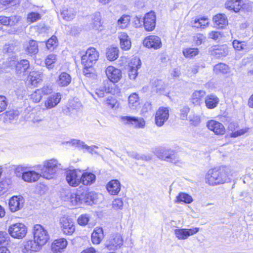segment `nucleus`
Returning a JSON list of instances; mask_svg holds the SVG:
<instances>
[{"mask_svg": "<svg viewBox=\"0 0 253 253\" xmlns=\"http://www.w3.org/2000/svg\"><path fill=\"white\" fill-rule=\"evenodd\" d=\"M187 120L189 121L191 125L195 126H198L201 122L200 116L196 115L195 113L190 114Z\"/></svg>", "mask_w": 253, "mask_h": 253, "instance_id": "nucleus-55", "label": "nucleus"}, {"mask_svg": "<svg viewBox=\"0 0 253 253\" xmlns=\"http://www.w3.org/2000/svg\"><path fill=\"white\" fill-rule=\"evenodd\" d=\"M199 231L198 227H193L192 228H177L174 230V233L175 237L178 240H186L189 237L192 236Z\"/></svg>", "mask_w": 253, "mask_h": 253, "instance_id": "nucleus-10", "label": "nucleus"}, {"mask_svg": "<svg viewBox=\"0 0 253 253\" xmlns=\"http://www.w3.org/2000/svg\"><path fill=\"white\" fill-rule=\"evenodd\" d=\"M249 129V128L248 127H245V128H242V129L238 130L235 132H232L231 134V137H238L239 136L243 135V134H245L246 133H247Z\"/></svg>", "mask_w": 253, "mask_h": 253, "instance_id": "nucleus-62", "label": "nucleus"}, {"mask_svg": "<svg viewBox=\"0 0 253 253\" xmlns=\"http://www.w3.org/2000/svg\"><path fill=\"white\" fill-rule=\"evenodd\" d=\"M209 24V19L207 18L203 17L200 18H196L194 22L192 23V26L194 27L197 28H205Z\"/></svg>", "mask_w": 253, "mask_h": 253, "instance_id": "nucleus-44", "label": "nucleus"}, {"mask_svg": "<svg viewBox=\"0 0 253 253\" xmlns=\"http://www.w3.org/2000/svg\"><path fill=\"white\" fill-rule=\"evenodd\" d=\"M8 233L11 237L14 239H22L26 236L27 228L22 223H15L8 227Z\"/></svg>", "mask_w": 253, "mask_h": 253, "instance_id": "nucleus-4", "label": "nucleus"}, {"mask_svg": "<svg viewBox=\"0 0 253 253\" xmlns=\"http://www.w3.org/2000/svg\"><path fill=\"white\" fill-rule=\"evenodd\" d=\"M29 62L23 59L17 62L16 64V72L18 74H24L29 67Z\"/></svg>", "mask_w": 253, "mask_h": 253, "instance_id": "nucleus-37", "label": "nucleus"}, {"mask_svg": "<svg viewBox=\"0 0 253 253\" xmlns=\"http://www.w3.org/2000/svg\"><path fill=\"white\" fill-rule=\"evenodd\" d=\"M153 90L157 93H161L165 89L164 83L161 80H156L152 82Z\"/></svg>", "mask_w": 253, "mask_h": 253, "instance_id": "nucleus-49", "label": "nucleus"}, {"mask_svg": "<svg viewBox=\"0 0 253 253\" xmlns=\"http://www.w3.org/2000/svg\"><path fill=\"white\" fill-rule=\"evenodd\" d=\"M82 178L81 183L84 185H90L94 183L96 180V176L91 172H81Z\"/></svg>", "mask_w": 253, "mask_h": 253, "instance_id": "nucleus-30", "label": "nucleus"}, {"mask_svg": "<svg viewBox=\"0 0 253 253\" xmlns=\"http://www.w3.org/2000/svg\"><path fill=\"white\" fill-rule=\"evenodd\" d=\"M104 237L103 230L100 227H96L91 236V240L93 244L98 245Z\"/></svg>", "mask_w": 253, "mask_h": 253, "instance_id": "nucleus-28", "label": "nucleus"}, {"mask_svg": "<svg viewBox=\"0 0 253 253\" xmlns=\"http://www.w3.org/2000/svg\"><path fill=\"white\" fill-rule=\"evenodd\" d=\"M113 209L115 210H122L124 206V202L121 198L114 199L112 203Z\"/></svg>", "mask_w": 253, "mask_h": 253, "instance_id": "nucleus-57", "label": "nucleus"}, {"mask_svg": "<svg viewBox=\"0 0 253 253\" xmlns=\"http://www.w3.org/2000/svg\"><path fill=\"white\" fill-rule=\"evenodd\" d=\"M10 237L4 231H0V245H7L10 242Z\"/></svg>", "mask_w": 253, "mask_h": 253, "instance_id": "nucleus-58", "label": "nucleus"}, {"mask_svg": "<svg viewBox=\"0 0 253 253\" xmlns=\"http://www.w3.org/2000/svg\"><path fill=\"white\" fill-rule=\"evenodd\" d=\"M211 53L216 58H221L228 54V48L226 45H215L212 47Z\"/></svg>", "mask_w": 253, "mask_h": 253, "instance_id": "nucleus-21", "label": "nucleus"}, {"mask_svg": "<svg viewBox=\"0 0 253 253\" xmlns=\"http://www.w3.org/2000/svg\"><path fill=\"white\" fill-rule=\"evenodd\" d=\"M230 169L225 167L215 168L209 169L205 176L207 183L215 186L228 182L230 180Z\"/></svg>", "mask_w": 253, "mask_h": 253, "instance_id": "nucleus-1", "label": "nucleus"}, {"mask_svg": "<svg viewBox=\"0 0 253 253\" xmlns=\"http://www.w3.org/2000/svg\"><path fill=\"white\" fill-rule=\"evenodd\" d=\"M176 199L178 202H183L187 204H190L193 201L192 197L184 193H180L176 197Z\"/></svg>", "mask_w": 253, "mask_h": 253, "instance_id": "nucleus-48", "label": "nucleus"}, {"mask_svg": "<svg viewBox=\"0 0 253 253\" xmlns=\"http://www.w3.org/2000/svg\"><path fill=\"white\" fill-rule=\"evenodd\" d=\"M61 165L55 159H51L43 162L41 168L42 177L50 179L56 174L58 170L61 169Z\"/></svg>", "mask_w": 253, "mask_h": 253, "instance_id": "nucleus-3", "label": "nucleus"}, {"mask_svg": "<svg viewBox=\"0 0 253 253\" xmlns=\"http://www.w3.org/2000/svg\"><path fill=\"white\" fill-rule=\"evenodd\" d=\"M67 183L72 187H77L81 183V171L78 169L68 170L65 172Z\"/></svg>", "mask_w": 253, "mask_h": 253, "instance_id": "nucleus-7", "label": "nucleus"}, {"mask_svg": "<svg viewBox=\"0 0 253 253\" xmlns=\"http://www.w3.org/2000/svg\"><path fill=\"white\" fill-rule=\"evenodd\" d=\"M80 195H84V197L83 198V201H81L82 204L85 203L89 205L91 202H94V198L95 196V194L94 193L92 192H84L81 193Z\"/></svg>", "mask_w": 253, "mask_h": 253, "instance_id": "nucleus-45", "label": "nucleus"}, {"mask_svg": "<svg viewBox=\"0 0 253 253\" xmlns=\"http://www.w3.org/2000/svg\"><path fill=\"white\" fill-rule=\"evenodd\" d=\"M57 60V56L54 54H50L47 56L45 59V64L48 69H52L54 67V64Z\"/></svg>", "mask_w": 253, "mask_h": 253, "instance_id": "nucleus-47", "label": "nucleus"}, {"mask_svg": "<svg viewBox=\"0 0 253 253\" xmlns=\"http://www.w3.org/2000/svg\"><path fill=\"white\" fill-rule=\"evenodd\" d=\"M108 79L112 83H118L122 78V72L113 66H109L105 69Z\"/></svg>", "mask_w": 253, "mask_h": 253, "instance_id": "nucleus-13", "label": "nucleus"}, {"mask_svg": "<svg viewBox=\"0 0 253 253\" xmlns=\"http://www.w3.org/2000/svg\"><path fill=\"white\" fill-rule=\"evenodd\" d=\"M197 48H185L182 50L184 56L187 58H192L199 54Z\"/></svg>", "mask_w": 253, "mask_h": 253, "instance_id": "nucleus-43", "label": "nucleus"}, {"mask_svg": "<svg viewBox=\"0 0 253 253\" xmlns=\"http://www.w3.org/2000/svg\"><path fill=\"white\" fill-rule=\"evenodd\" d=\"M41 17L42 16L40 13L32 12L27 15V21L30 23H34L41 19Z\"/></svg>", "mask_w": 253, "mask_h": 253, "instance_id": "nucleus-53", "label": "nucleus"}, {"mask_svg": "<svg viewBox=\"0 0 253 253\" xmlns=\"http://www.w3.org/2000/svg\"><path fill=\"white\" fill-rule=\"evenodd\" d=\"M130 17L128 15H122L117 21V25L120 29L126 28L129 24Z\"/></svg>", "mask_w": 253, "mask_h": 253, "instance_id": "nucleus-40", "label": "nucleus"}, {"mask_svg": "<svg viewBox=\"0 0 253 253\" xmlns=\"http://www.w3.org/2000/svg\"><path fill=\"white\" fill-rule=\"evenodd\" d=\"M67 196L69 198V201L72 206H78L81 204V201H83V198L84 197V195H80V193H68Z\"/></svg>", "mask_w": 253, "mask_h": 253, "instance_id": "nucleus-36", "label": "nucleus"}, {"mask_svg": "<svg viewBox=\"0 0 253 253\" xmlns=\"http://www.w3.org/2000/svg\"><path fill=\"white\" fill-rule=\"evenodd\" d=\"M60 14L64 20L71 21L75 17L76 12L72 8L64 6L61 10Z\"/></svg>", "mask_w": 253, "mask_h": 253, "instance_id": "nucleus-29", "label": "nucleus"}, {"mask_svg": "<svg viewBox=\"0 0 253 253\" xmlns=\"http://www.w3.org/2000/svg\"><path fill=\"white\" fill-rule=\"evenodd\" d=\"M34 239L42 246L44 245L49 239L47 231L40 224L34 225L33 229Z\"/></svg>", "mask_w": 253, "mask_h": 253, "instance_id": "nucleus-5", "label": "nucleus"}, {"mask_svg": "<svg viewBox=\"0 0 253 253\" xmlns=\"http://www.w3.org/2000/svg\"><path fill=\"white\" fill-rule=\"evenodd\" d=\"M67 241L64 238L55 240L51 246L52 251L54 253H60L67 247Z\"/></svg>", "mask_w": 253, "mask_h": 253, "instance_id": "nucleus-24", "label": "nucleus"}, {"mask_svg": "<svg viewBox=\"0 0 253 253\" xmlns=\"http://www.w3.org/2000/svg\"><path fill=\"white\" fill-rule=\"evenodd\" d=\"M99 57V53L94 47H89L83 54L81 57V63L84 68V74L87 76L90 73L89 69L91 68L96 63Z\"/></svg>", "mask_w": 253, "mask_h": 253, "instance_id": "nucleus-2", "label": "nucleus"}, {"mask_svg": "<svg viewBox=\"0 0 253 253\" xmlns=\"http://www.w3.org/2000/svg\"><path fill=\"white\" fill-rule=\"evenodd\" d=\"M107 190L112 195H118L121 190V183L118 180L113 179L107 184Z\"/></svg>", "mask_w": 253, "mask_h": 253, "instance_id": "nucleus-27", "label": "nucleus"}, {"mask_svg": "<svg viewBox=\"0 0 253 253\" xmlns=\"http://www.w3.org/2000/svg\"><path fill=\"white\" fill-rule=\"evenodd\" d=\"M213 70L216 74H227L229 72V68L227 65L220 63L214 66Z\"/></svg>", "mask_w": 253, "mask_h": 253, "instance_id": "nucleus-46", "label": "nucleus"}, {"mask_svg": "<svg viewBox=\"0 0 253 253\" xmlns=\"http://www.w3.org/2000/svg\"><path fill=\"white\" fill-rule=\"evenodd\" d=\"M90 26L94 30H101L102 24L101 22V16L100 13H97L93 15Z\"/></svg>", "mask_w": 253, "mask_h": 253, "instance_id": "nucleus-42", "label": "nucleus"}, {"mask_svg": "<svg viewBox=\"0 0 253 253\" xmlns=\"http://www.w3.org/2000/svg\"><path fill=\"white\" fill-rule=\"evenodd\" d=\"M169 117V110L168 108L161 107L156 113L155 124L158 126H163Z\"/></svg>", "mask_w": 253, "mask_h": 253, "instance_id": "nucleus-12", "label": "nucleus"}, {"mask_svg": "<svg viewBox=\"0 0 253 253\" xmlns=\"http://www.w3.org/2000/svg\"><path fill=\"white\" fill-rule=\"evenodd\" d=\"M121 122L125 125L131 126L135 128H143L145 126V121L143 118L131 116H122Z\"/></svg>", "mask_w": 253, "mask_h": 253, "instance_id": "nucleus-8", "label": "nucleus"}, {"mask_svg": "<svg viewBox=\"0 0 253 253\" xmlns=\"http://www.w3.org/2000/svg\"><path fill=\"white\" fill-rule=\"evenodd\" d=\"M205 39V37L200 34H197L194 37V41L197 45H200Z\"/></svg>", "mask_w": 253, "mask_h": 253, "instance_id": "nucleus-63", "label": "nucleus"}, {"mask_svg": "<svg viewBox=\"0 0 253 253\" xmlns=\"http://www.w3.org/2000/svg\"><path fill=\"white\" fill-rule=\"evenodd\" d=\"M143 24L147 31H152L156 26V15L153 11H150L145 14L143 18Z\"/></svg>", "mask_w": 253, "mask_h": 253, "instance_id": "nucleus-15", "label": "nucleus"}, {"mask_svg": "<svg viewBox=\"0 0 253 253\" xmlns=\"http://www.w3.org/2000/svg\"><path fill=\"white\" fill-rule=\"evenodd\" d=\"M244 3L242 0H227L225 3V7L235 12H238L242 8Z\"/></svg>", "mask_w": 253, "mask_h": 253, "instance_id": "nucleus-25", "label": "nucleus"}, {"mask_svg": "<svg viewBox=\"0 0 253 253\" xmlns=\"http://www.w3.org/2000/svg\"><path fill=\"white\" fill-rule=\"evenodd\" d=\"M71 82V77L70 75L65 72L62 73L56 81L57 84L61 86H66L70 84Z\"/></svg>", "mask_w": 253, "mask_h": 253, "instance_id": "nucleus-34", "label": "nucleus"}, {"mask_svg": "<svg viewBox=\"0 0 253 253\" xmlns=\"http://www.w3.org/2000/svg\"><path fill=\"white\" fill-rule=\"evenodd\" d=\"M26 51L30 54H36L38 52L39 49L37 42L31 40L26 43L25 45Z\"/></svg>", "mask_w": 253, "mask_h": 253, "instance_id": "nucleus-38", "label": "nucleus"}, {"mask_svg": "<svg viewBox=\"0 0 253 253\" xmlns=\"http://www.w3.org/2000/svg\"><path fill=\"white\" fill-rule=\"evenodd\" d=\"M89 218V216L88 214H82L78 217V222L80 225L84 226L88 223Z\"/></svg>", "mask_w": 253, "mask_h": 253, "instance_id": "nucleus-60", "label": "nucleus"}, {"mask_svg": "<svg viewBox=\"0 0 253 253\" xmlns=\"http://www.w3.org/2000/svg\"><path fill=\"white\" fill-rule=\"evenodd\" d=\"M118 39L120 42V46L124 50H128L131 47V42L130 38L125 32L118 33Z\"/></svg>", "mask_w": 253, "mask_h": 253, "instance_id": "nucleus-19", "label": "nucleus"}, {"mask_svg": "<svg viewBox=\"0 0 253 253\" xmlns=\"http://www.w3.org/2000/svg\"><path fill=\"white\" fill-rule=\"evenodd\" d=\"M7 107V101L5 96H0V112L4 111Z\"/></svg>", "mask_w": 253, "mask_h": 253, "instance_id": "nucleus-64", "label": "nucleus"}, {"mask_svg": "<svg viewBox=\"0 0 253 253\" xmlns=\"http://www.w3.org/2000/svg\"><path fill=\"white\" fill-rule=\"evenodd\" d=\"M24 200L21 196H14L9 201V208L11 212H15L21 210L24 205Z\"/></svg>", "mask_w": 253, "mask_h": 253, "instance_id": "nucleus-14", "label": "nucleus"}, {"mask_svg": "<svg viewBox=\"0 0 253 253\" xmlns=\"http://www.w3.org/2000/svg\"><path fill=\"white\" fill-rule=\"evenodd\" d=\"M206 92L203 90L194 91L190 98L191 103L194 106H200L203 103V99L206 96Z\"/></svg>", "mask_w": 253, "mask_h": 253, "instance_id": "nucleus-23", "label": "nucleus"}, {"mask_svg": "<svg viewBox=\"0 0 253 253\" xmlns=\"http://www.w3.org/2000/svg\"><path fill=\"white\" fill-rule=\"evenodd\" d=\"M207 126L216 135H223L225 133V128L223 124L215 120L209 121Z\"/></svg>", "mask_w": 253, "mask_h": 253, "instance_id": "nucleus-16", "label": "nucleus"}, {"mask_svg": "<svg viewBox=\"0 0 253 253\" xmlns=\"http://www.w3.org/2000/svg\"><path fill=\"white\" fill-rule=\"evenodd\" d=\"M213 21L218 28L222 29L228 24V20L224 14H218L213 18Z\"/></svg>", "mask_w": 253, "mask_h": 253, "instance_id": "nucleus-31", "label": "nucleus"}, {"mask_svg": "<svg viewBox=\"0 0 253 253\" xmlns=\"http://www.w3.org/2000/svg\"><path fill=\"white\" fill-rule=\"evenodd\" d=\"M232 44L234 48L238 50H241L243 49L248 50L249 49L245 42H240L238 40H234L233 41Z\"/></svg>", "mask_w": 253, "mask_h": 253, "instance_id": "nucleus-50", "label": "nucleus"}, {"mask_svg": "<svg viewBox=\"0 0 253 253\" xmlns=\"http://www.w3.org/2000/svg\"><path fill=\"white\" fill-rule=\"evenodd\" d=\"M143 44L148 48L158 49L162 47V42L159 37L151 35L145 38L143 41Z\"/></svg>", "mask_w": 253, "mask_h": 253, "instance_id": "nucleus-11", "label": "nucleus"}, {"mask_svg": "<svg viewBox=\"0 0 253 253\" xmlns=\"http://www.w3.org/2000/svg\"><path fill=\"white\" fill-rule=\"evenodd\" d=\"M21 177L24 181L32 183L37 181L42 175L41 172L39 173L34 170H29L23 172Z\"/></svg>", "mask_w": 253, "mask_h": 253, "instance_id": "nucleus-22", "label": "nucleus"}, {"mask_svg": "<svg viewBox=\"0 0 253 253\" xmlns=\"http://www.w3.org/2000/svg\"><path fill=\"white\" fill-rule=\"evenodd\" d=\"M41 91L39 89H37L31 94V98L33 102L38 103L41 101L43 96Z\"/></svg>", "mask_w": 253, "mask_h": 253, "instance_id": "nucleus-59", "label": "nucleus"}, {"mask_svg": "<svg viewBox=\"0 0 253 253\" xmlns=\"http://www.w3.org/2000/svg\"><path fill=\"white\" fill-rule=\"evenodd\" d=\"M105 105L112 109L118 108L119 106V102L113 97L108 98L105 101Z\"/></svg>", "mask_w": 253, "mask_h": 253, "instance_id": "nucleus-56", "label": "nucleus"}, {"mask_svg": "<svg viewBox=\"0 0 253 253\" xmlns=\"http://www.w3.org/2000/svg\"><path fill=\"white\" fill-rule=\"evenodd\" d=\"M20 20V17L17 16H11L6 17L4 16H0V23L5 26H14Z\"/></svg>", "mask_w": 253, "mask_h": 253, "instance_id": "nucleus-32", "label": "nucleus"}, {"mask_svg": "<svg viewBox=\"0 0 253 253\" xmlns=\"http://www.w3.org/2000/svg\"><path fill=\"white\" fill-rule=\"evenodd\" d=\"M123 242L122 236L119 234H116L107 240L105 246L109 250H116L123 245Z\"/></svg>", "mask_w": 253, "mask_h": 253, "instance_id": "nucleus-9", "label": "nucleus"}, {"mask_svg": "<svg viewBox=\"0 0 253 253\" xmlns=\"http://www.w3.org/2000/svg\"><path fill=\"white\" fill-rule=\"evenodd\" d=\"M119 49L117 47L110 46L106 50V55L109 61H114L119 57Z\"/></svg>", "mask_w": 253, "mask_h": 253, "instance_id": "nucleus-35", "label": "nucleus"}, {"mask_svg": "<svg viewBox=\"0 0 253 253\" xmlns=\"http://www.w3.org/2000/svg\"><path fill=\"white\" fill-rule=\"evenodd\" d=\"M46 47L49 50H53L57 46V39L55 36H52L46 42Z\"/></svg>", "mask_w": 253, "mask_h": 253, "instance_id": "nucleus-52", "label": "nucleus"}, {"mask_svg": "<svg viewBox=\"0 0 253 253\" xmlns=\"http://www.w3.org/2000/svg\"><path fill=\"white\" fill-rule=\"evenodd\" d=\"M42 76L41 73L33 71L30 72L28 79L32 85H36L38 83L42 80Z\"/></svg>", "mask_w": 253, "mask_h": 253, "instance_id": "nucleus-39", "label": "nucleus"}, {"mask_svg": "<svg viewBox=\"0 0 253 253\" xmlns=\"http://www.w3.org/2000/svg\"><path fill=\"white\" fill-rule=\"evenodd\" d=\"M72 143L73 144V145L76 146H77L78 147H80V148H85L86 149H87V150H92V148H98V147L95 145L94 146H88L87 145H86L84 142L83 141H82L81 140H77V139H74L72 141Z\"/></svg>", "mask_w": 253, "mask_h": 253, "instance_id": "nucleus-51", "label": "nucleus"}, {"mask_svg": "<svg viewBox=\"0 0 253 253\" xmlns=\"http://www.w3.org/2000/svg\"><path fill=\"white\" fill-rule=\"evenodd\" d=\"M42 246L36 240H30L26 241L24 244L23 252L28 253L29 252H37L40 251L42 248Z\"/></svg>", "mask_w": 253, "mask_h": 253, "instance_id": "nucleus-20", "label": "nucleus"}, {"mask_svg": "<svg viewBox=\"0 0 253 253\" xmlns=\"http://www.w3.org/2000/svg\"><path fill=\"white\" fill-rule=\"evenodd\" d=\"M139 104L140 103L138 95L135 93L130 94L128 97L129 107L132 109H135L138 107Z\"/></svg>", "mask_w": 253, "mask_h": 253, "instance_id": "nucleus-41", "label": "nucleus"}, {"mask_svg": "<svg viewBox=\"0 0 253 253\" xmlns=\"http://www.w3.org/2000/svg\"><path fill=\"white\" fill-rule=\"evenodd\" d=\"M59 225L63 233L67 235H72L76 230L74 220L69 216L63 215L59 219Z\"/></svg>", "mask_w": 253, "mask_h": 253, "instance_id": "nucleus-6", "label": "nucleus"}, {"mask_svg": "<svg viewBox=\"0 0 253 253\" xmlns=\"http://www.w3.org/2000/svg\"><path fill=\"white\" fill-rule=\"evenodd\" d=\"M141 65L140 60L136 57L132 59L129 65L128 76L130 80H135L137 76V70Z\"/></svg>", "mask_w": 253, "mask_h": 253, "instance_id": "nucleus-17", "label": "nucleus"}, {"mask_svg": "<svg viewBox=\"0 0 253 253\" xmlns=\"http://www.w3.org/2000/svg\"><path fill=\"white\" fill-rule=\"evenodd\" d=\"M61 94L60 93H54L49 96L44 102V105L46 109L55 107L60 102Z\"/></svg>", "mask_w": 253, "mask_h": 253, "instance_id": "nucleus-18", "label": "nucleus"}, {"mask_svg": "<svg viewBox=\"0 0 253 253\" xmlns=\"http://www.w3.org/2000/svg\"><path fill=\"white\" fill-rule=\"evenodd\" d=\"M112 88L109 86H104L97 88L96 89L95 93L99 97H103L104 96L105 93H112Z\"/></svg>", "mask_w": 253, "mask_h": 253, "instance_id": "nucleus-54", "label": "nucleus"}, {"mask_svg": "<svg viewBox=\"0 0 253 253\" xmlns=\"http://www.w3.org/2000/svg\"><path fill=\"white\" fill-rule=\"evenodd\" d=\"M205 101L206 107L208 109H212L217 106L219 99L216 95L211 94L206 97Z\"/></svg>", "mask_w": 253, "mask_h": 253, "instance_id": "nucleus-33", "label": "nucleus"}, {"mask_svg": "<svg viewBox=\"0 0 253 253\" xmlns=\"http://www.w3.org/2000/svg\"><path fill=\"white\" fill-rule=\"evenodd\" d=\"M190 108L187 106H184L180 110V117L183 120H187V115L189 112Z\"/></svg>", "mask_w": 253, "mask_h": 253, "instance_id": "nucleus-61", "label": "nucleus"}, {"mask_svg": "<svg viewBox=\"0 0 253 253\" xmlns=\"http://www.w3.org/2000/svg\"><path fill=\"white\" fill-rule=\"evenodd\" d=\"M159 157L168 162L176 164L179 162V157L177 154L172 150L166 151Z\"/></svg>", "mask_w": 253, "mask_h": 253, "instance_id": "nucleus-26", "label": "nucleus"}]
</instances>
